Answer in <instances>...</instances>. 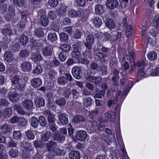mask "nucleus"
<instances>
[{"instance_id":"nucleus-1","label":"nucleus","mask_w":159,"mask_h":159,"mask_svg":"<svg viewBox=\"0 0 159 159\" xmlns=\"http://www.w3.org/2000/svg\"><path fill=\"white\" fill-rule=\"evenodd\" d=\"M38 14L40 17L39 18V23L42 26H47L49 23L48 19L46 16V12L43 10H39L38 12Z\"/></svg>"},{"instance_id":"nucleus-2","label":"nucleus","mask_w":159,"mask_h":159,"mask_svg":"<svg viewBox=\"0 0 159 159\" xmlns=\"http://www.w3.org/2000/svg\"><path fill=\"white\" fill-rule=\"evenodd\" d=\"M68 13V16L70 18L84 17L83 11L82 10L76 11L73 9H70L69 10Z\"/></svg>"},{"instance_id":"nucleus-3","label":"nucleus","mask_w":159,"mask_h":159,"mask_svg":"<svg viewBox=\"0 0 159 159\" xmlns=\"http://www.w3.org/2000/svg\"><path fill=\"white\" fill-rule=\"evenodd\" d=\"M21 105L25 109L30 110L33 108V104L32 100L28 99H25L21 102Z\"/></svg>"},{"instance_id":"nucleus-4","label":"nucleus","mask_w":159,"mask_h":159,"mask_svg":"<svg viewBox=\"0 0 159 159\" xmlns=\"http://www.w3.org/2000/svg\"><path fill=\"white\" fill-rule=\"evenodd\" d=\"M57 116L58 120L62 125H66L68 123V120L65 114L59 112L58 113Z\"/></svg>"},{"instance_id":"nucleus-5","label":"nucleus","mask_w":159,"mask_h":159,"mask_svg":"<svg viewBox=\"0 0 159 159\" xmlns=\"http://www.w3.org/2000/svg\"><path fill=\"white\" fill-rule=\"evenodd\" d=\"M81 72V69L78 67L73 68L72 70L73 76L76 79L78 80L80 79L82 77V74Z\"/></svg>"},{"instance_id":"nucleus-6","label":"nucleus","mask_w":159,"mask_h":159,"mask_svg":"<svg viewBox=\"0 0 159 159\" xmlns=\"http://www.w3.org/2000/svg\"><path fill=\"white\" fill-rule=\"evenodd\" d=\"M57 145V143L52 140L46 144V146L47 150L50 152L48 153L49 156H51V152L54 149Z\"/></svg>"},{"instance_id":"nucleus-7","label":"nucleus","mask_w":159,"mask_h":159,"mask_svg":"<svg viewBox=\"0 0 159 159\" xmlns=\"http://www.w3.org/2000/svg\"><path fill=\"white\" fill-rule=\"evenodd\" d=\"M53 138L54 140L61 143L65 141L66 137L60 133L57 132L53 134Z\"/></svg>"},{"instance_id":"nucleus-8","label":"nucleus","mask_w":159,"mask_h":159,"mask_svg":"<svg viewBox=\"0 0 159 159\" xmlns=\"http://www.w3.org/2000/svg\"><path fill=\"white\" fill-rule=\"evenodd\" d=\"M87 134L86 132L83 130L79 131L77 133L76 138L77 139L80 141L84 140L86 138Z\"/></svg>"},{"instance_id":"nucleus-9","label":"nucleus","mask_w":159,"mask_h":159,"mask_svg":"<svg viewBox=\"0 0 159 159\" xmlns=\"http://www.w3.org/2000/svg\"><path fill=\"white\" fill-rule=\"evenodd\" d=\"M20 67L22 71L29 72L31 70L32 66L30 62L25 61L21 64Z\"/></svg>"},{"instance_id":"nucleus-10","label":"nucleus","mask_w":159,"mask_h":159,"mask_svg":"<svg viewBox=\"0 0 159 159\" xmlns=\"http://www.w3.org/2000/svg\"><path fill=\"white\" fill-rule=\"evenodd\" d=\"M42 52L45 56H50L52 55V50L50 46H47L42 48Z\"/></svg>"},{"instance_id":"nucleus-11","label":"nucleus","mask_w":159,"mask_h":159,"mask_svg":"<svg viewBox=\"0 0 159 159\" xmlns=\"http://www.w3.org/2000/svg\"><path fill=\"white\" fill-rule=\"evenodd\" d=\"M10 100L12 102H15L19 99L18 94L16 92H10L8 94Z\"/></svg>"},{"instance_id":"nucleus-12","label":"nucleus","mask_w":159,"mask_h":159,"mask_svg":"<svg viewBox=\"0 0 159 159\" xmlns=\"http://www.w3.org/2000/svg\"><path fill=\"white\" fill-rule=\"evenodd\" d=\"M106 4L108 8L112 9L118 5V2L117 0H107Z\"/></svg>"},{"instance_id":"nucleus-13","label":"nucleus","mask_w":159,"mask_h":159,"mask_svg":"<svg viewBox=\"0 0 159 159\" xmlns=\"http://www.w3.org/2000/svg\"><path fill=\"white\" fill-rule=\"evenodd\" d=\"M31 85L34 88H37L42 84L41 80L39 78H34L30 81Z\"/></svg>"},{"instance_id":"nucleus-14","label":"nucleus","mask_w":159,"mask_h":159,"mask_svg":"<svg viewBox=\"0 0 159 159\" xmlns=\"http://www.w3.org/2000/svg\"><path fill=\"white\" fill-rule=\"evenodd\" d=\"M4 59L7 62L12 61L14 59V55L10 51H7L4 54Z\"/></svg>"},{"instance_id":"nucleus-15","label":"nucleus","mask_w":159,"mask_h":159,"mask_svg":"<svg viewBox=\"0 0 159 159\" xmlns=\"http://www.w3.org/2000/svg\"><path fill=\"white\" fill-rule=\"evenodd\" d=\"M94 37L93 34H90L88 35L86 39V42L84 43L85 45L92 46L94 43Z\"/></svg>"},{"instance_id":"nucleus-16","label":"nucleus","mask_w":159,"mask_h":159,"mask_svg":"<svg viewBox=\"0 0 159 159\" xmlns=\"http://www.w3.org/2000/svg\"><path fill=\"white\" fill-rule=\"evenodd\" d=\"M102 80V78L100 76H92L90 81L97 85H99L101 84Z\"/></svg>"},{"instance_id":"nucleus-17","label":"nucleus","mask_w":159,"mask_h":159,"mask_svg":"<svg viewBox=\"0 0 159 159\" xmlns=\"http://www.w3.org/2000/svg\"><path fill=\"white\" fill-rule=\"evenodd\" d=\"M69 156L70 159H80V152L76 150L70 151Z\"/></svg>"},{"instance_id":"nucleus-18","label":"nucleus","mask_w":159,"mask_h":159,"mask_svg":"<svg viewBox=\"0 0 159 159\" xmlns=\"http://www.w3.org/2000/svg\"><path fill=\"white\" fill-rule=\"evenodd\" d=\"M13 108L14 110H16L17 112L20 115H25L26 114L23 107L20 105L16 104L14 106Z\"/></svg>"},{"instance_id":"nucleus-19","label":"nucleus","mask_w":159,"mask_h":159,"mask_svg":"<svg viewBox=\"0 0 159 159\" xmlns=\"http://www.w3.org/2000/svg\"><path fill=\"white\" fill-rule=\"evenodd\" d=\"M106 26L109 29H112L115 27V24L113 20L110 18H106L105 20Z\"/></svg>"},{"instance_id":"nucleus-20","label":"nucleus","mask_w":159,"mask_h":159,"mask_svg":"<svg viewBox=\"0 0 159 159\" xmlns=\"http://www.w3.org/2000/svg\"><path fill=\"white\" fill-rule=\"evenodd\" d=\"M85 120L84 116L81 115H79L74 117L73 121L75 123H80L81 122L84 121Z\"/></svg>"},{"instance_id":"nucleus-21","label":"nucleus","mask_w":159,"mask_h":159,"mask_svg":"<svg viewBox=\"0 0 159 159\" xmlns=\"http://www.w3.org/2000/svg\"><path fill=\"white\" fill-rule=\"evenodd\" d=\"M34 102L37 107H40L44 106L45 101L42 98H39L35 100Z\"/></svg>"},{"instance_id":"nucleus-22","label":"nucleus","mask_w":159,"mask_h":159,"mask_svg":"<svg viewBox=\"0 0 159 159\" xmlns=\"http://www.w3.org/2000/svg\"><path fill=\"white\" fill-rule=\"evenodd\" d=\"M6 27H7L4 28L1 30L2 34L5 36H10L13 34L12 30L11 28H7V25H6Z\"/></svg>"},{"instance_id":"nucleus-23","label":"nucleus","mask_w":159,"mask_h":159,"mask_svg":"<svg viewBox=\"0 0 159 159\" xmlns=\"http://www.w3.org/2000/svg\"><path fill=\"white\" fill-rule=\"evenodd\" d=\"M120 73L119 70L116 69H114L112 71V74L113 76L111 78L112 81H117L119 79V75Z\"/></svg>"},{"instance_id":"nucleus-24","label":"nucleus","mask_w":159,"mask_h":159,"mask_svg":"<svg viewBox=\"0 0 159 159\" xmlns=\"http://www.w3.org/2000/svg\"><path fill=\"white\" fill-rule=\"evenodd\" d=\"M52 136V133L51 132L49 131H47L41 136V141L44 142H46Z\"/></svg>"},{"instance_id":"nucleus-25","label":"nucleus","mask_w":159,"mask_h":159,"mask_svg":"<svg viewBox=\"0 0 159 159\" xmlns=\"http://www.w3.org/2000/svg\"><path fill=\"white\" fill-rule=\"evenodd\" d=\"M96 55L98 57V60L102 62H105L106 60L105 59V57L106 56L103 53L101 52H97L96 53Z\"/></svg>"},{"instance_id":"nucleus-26","label":"nucleus","mask_w":159,"mask_h":159,"mask_svg":"<svg viewBox=\"0 0 159 159\" xmlns=\"http://www.w3.org/2000/svg\"><path fill=\"white\" fill-rule=\"evenodd\" d=\"M98 71L101 72L100 74L102 75H107L108 73L107 67L104 65H100L98 69Z\"/></svg>"},{"instance_id":"nucleus-27","label":"nucleus","mask_w":159,"mask_h":159,"mask_svg":"<svg viewBox=\"0 0 159 159\" xmlns=\"http://www.w3.org/2000/svg\"><path fill=\"white\" fill-rule=\"evenodd\" d=\"M19 39L23 45H26L28 41V37L24 34L21 35L19 38Z\"/></svg>"},{"instance_id":"nucleus-28","label":"nucleus","mask_w":159,"mask_h":159,"mask_svg":"<svg viewBox=\"0 0 159 159\" xmlns=\"http://www.w3.org/2000/svg\"><path fill=\"white\" fill-rule=\"evenodd\" d=\"M71 55L72 57L76 60L77 62H80L81 56L80 51H72Z\"/></svg>"},{"instance_id":"nucleus-29","label":"nucleus","mask_w":159,"mask_h":159,"mask_svg":"<svg viewBox=\"0 0 159 159\" xmlns=\"http://www.w3.org/2000/svg\"><path fill=\"white\" fill-rule=\"evenodd\" d=\"M34 35L38 38L43 36L44 34L43 29L40 27L36 28L34 31Z\"/></svg>"},{"instance_id":"nucleus-30","label":"nucleus","mask_w":159,"mask_h":159,"mask_svg":"<svg viewBox=\"0 0 159 159\" xmlns=\"http://www.w3.org/2000/svg\"><path fill=\"white\" fill-rule=\"evenodd\" d=\"M12 2L16 6L21 7L25 4L26 0H12Z\"/></svg>"},{"instance_id":"nucleus-31","label":"nucleus","mask_w":159,"mask_h":159,"mask_svg":"<svg viewBox=\"0 0 159 159\" xmlns=\"http://www.w3.org/2000/svg\"><path fill=\"white\" fill-rule=\"evenodd\" d=\"M30 54V52L26 49H23L21 50L19 53L20 58H25L27 57Z\"/></svg>"},{"instance_id":"nucleus-32","label":"nucleus","mask_w":159,"mask_h":159,"mask_svg":"<svg viewBox=\"0 0 159 159\" xmlns=\"http://www.w3.org/2000/svg\"><path fill=\"white\" fill-rule=\"evenodd\" d=\"M67 7L63 5H61L60 8L57 11V13L58 15H62L66 11Z\"/></svg>"},{"instance_id":"nucleus-33","label":"nucleus","mask_w":159,"mask_h":159,"mask_svg":"<svg viewBox=\"0 0 159 159\" xmlns=\"http://www.w3.org/2000/svg\"><path fill=\"white\" fill-rule=\"evenodd\" d=\"M111 89L113 92H116L118 89L117 81H112V83L110 84Z\"/></svg>"},{"instance_id":"nucleus-34","label":"nucleus","mask_w":159,"mask_h":159,"mask_svg":"<svg viewBox=\"0 0 159 159\" xmlns=\"http://www.w3.org/2000/svg\"><path fill=\"white\" fill-rule=\"evenodd\" d=\"M133 30V27L132 26L129 25L127 27L125 32V35L127 38L132 36Z\"/></svg>"},{"instance_id":"nucleus-35","label":"nucleus","mask_w":159,"mask_h":159,"mask_svg":"<svg viewBox=\"0 0 159 159\" xmlns=\"http://www.w3.org/2000/svg\"><path fill=\"white\" fill-rule=\"evenodd\" d=\"M31 58L34 61L38 62L41 60L42 57L40 54L33 53L32 56Z\"/></svg>"},{"instance_id":"nucleus-36","label":"nucleus","mask_w":159,"mask_h":159,"mask_svg":"<svg viewBox=\"0 0 159 159\" xmlns=\"http://www.w3.org/2000/svg\"><path fill=\"white\" fill-rule=\"evenodd\" d=\"M95 11L97 14L99 15L103 13V9L102 6L99 4L96 5L95 7Z\"/></svg>"},{"instance_id":"nucleus-37","label":"nucleus","mask_w":159,"mask_h":159,"mask_svg":"<svg viewBox=\"0 0 159 159\" xmlns=\"http://www.w3.org/2000/svg\"><path fill=\"white\" fill-rule=\"evenodd\" d=\"M93 23L96 27L98 28L102 24V22L100 18L96 17L93 19Z\"/></svg>"},{"instance_id":"nucleus-38","label":"nucleus","mask_w":159,"mask_h":159,"mask_svg":"<svg viewBox=\"0 0 159 159\" xmlns=\"http://www.w3.org/2000/svg\"><path fill=\"white\" fill-rule=\"evenodd\" d=\"M39 122L41 126H45L47 124V121L43 116H40L38 119Z\"/></svg>"},{"instance_id":"nucleus-39","label":"nucleus","mask_w":159,"mask_h":159,"mask_svg":"<svg viewBox=\"0 0 159 159\" xmlns=\"http://www.w3.org/2000/svg\"><path fill=\"white\" fill-rule=\"evenodd\" d=\"M60 38L61 42L66 43L68 42L69 37L64 33H61L60 34Z\"/></svg>"},{"instance_id":"nucleus-40","label":"nucleus","mask_w":159,"mask_h":159,"mask_svg":"<svg viewBox=\"0 0 159 159\" xmlns=\"http://www.w3.org/2000/svg\"><path fill=\"white\" fill-rule=\"evenodd\" d=\"M121 36V33L115 31L112 33V41H115L118 39Z\"/></svg>"},{"instance_id":"nucleus-41","label":"nucleus","mask_w":159,"mask_h":159,"mask_svg":"<svg viewBox=\"0 0 159 159\" xmlns=\"http://www.w3.org/2000/svg\"><path fill=\"white\" fill-rule=\"evenodd\" d=\"M38 119L35 117H33L31 119V125L34 128H37L39 125Z\"/></svg>"},{"instance_id":"nucleus-42","label":"nucleus","mask_w":159,"mask_h":159,"mask_svg":"<svg viewBox=\"0 0 159 159\" xmlns=\"http://www.w3.org/2000/svg\"><path fill=\"white\" fill-rule=\"evenodd\" d=\"M57 83L59 84L65 85L67 83V79L65 77L61 76L58 79Z\"/></svg>"},{"instance_id":"nucleus-43","label":"nucleus","mask_w":159,"mask_h":159,"mask_svg":"<svg viewBox=\"0 0 159 159\" xmlns=\"http://www.w3.org/2000/svg\"><path fill=\"white\" fill-rule=\"evenodd\" d=\"M10 129V127L9 125H4L1 127V131L2 134L6 133L9 132Z\"/></svg>"},{"instance_id":"nucleus-44","label":"nucleus","mask_w":159,"mask_h":159,"mask_svg":"<svg viewBox=\"0 0 159 159\" xmlns=\"http://www.w3.org/2000/svg\"><path fill=\"white\" fill-rule=\"evenodd\" d=\"M9 154L11 157H15L18 155L19 152L17 149H12L10 150Z\"/></svg>"},{"instance_id":"nucleus-45","label":"nucleus","mask_w":159,"mask_h":159,"mask_svg":"<svg viewBox=\"0 0 159 159\" xmlns=\"http://www.w3.org/2000/svg\"><path fill=\"white\" fill-rule=\"evenodd\" d=\"M25 134L28 139L31 140L34 139V138L35 135L31 130H28L25 132Z\"/></svg>"},{"instance_id":"nucleus-46","label":"nucleus","mask_w":159,"mask_h":159,"mask_svg":"<svg viewBox=\"0 0 159 159\" xmlns=\"http://www.w3.org/2000/svg\"><path fill=\"white\" fill-rule=\"evenodd\" d=\"M42 71L41 66L39 65H37L33 70L32 73L34 75H39L40 74Z\"/></svg>"},{"instance_id":"nucleus-47","label":"nucleus","mask_w":159,"mask_h":159,"mask_svg":"<svg viewBox=\"0 0 159 159\" xmlns=\"http://www.w3.org/2000/svg\"><path fill=\"white\" fill-rule=\"evenodd\" d=\"M86 49L85 52L83 53L84 56H87L90 54L92 52V46L88 45H85Z\"/></svg>"},{"instance_id":"nucleus-48","label":"nucleus","mask_w":159,"mask_h":159,"mask_svg":"<svg viewBox=\"0 0 159 159\" xmlns=\"http://www.w3.org/2000/svg\"><path fill=\"white\" fill-rule=\"evenodd\" d=\"M92 99L90 98L86 97L84 100L83 104L85 106L88 107L90 105Z\"/></svg>"},{"instance_id":"nucleus-49","label":"nucleus","mask_w":159,"mask_h":159,"mask_svg":"<svg viewBox=\"0 0 159 159\" xmlns=\"http://www.w3.org/2000/svg\"><path fill=\"white\" fill-rule=\"evenodd\" d=\"M154 25L157 30L159 29V15H156L154 16Z\"/></svg>"},{"instance_id":"nucleus-50","label":"nucleus","mask_w":159,"mask_h":159,"mask_svg":"<svg viewBox=\"0 0 159 159\" xmlns=\"http://www.w3.org/2000/svg\"><path fill=\"white\" fill-rule=\"evenodd\" d=\"M47 120L48 122L50 124L54 123L56 119L55 117V115L52 113L47 117Z\"/></svg>"},{"instance_id":"nucleus-51","label":"nucleus","mask_w":159,"mask_h":159,"mask_svg":"<svg viewBox=\"0 0 159 159\" xmlns=\"http://www.w3.org/2000/svg\"><path fill=\"white\" fill-rule=\"evenodd\" d=\"M82 34L81 31L79 29H77L74 32L73 37L75 39H79L81 37Z\"/></svg>"},{"instance_id":"nucleus-52","label":"nucleus","mask_w":159,"mask_h":159,"mask_svg":"<svg viewBox=\"0 0 159 159\" xmlns=\"http://www.w3.org/2000/svg\"><path fill=\"white\" fill-rule=\"evenodd\" d=\"M68 85L66 86V89L64 92L63 95L66 98H69L70 95L71 91L70 89L68 87Z\"/></svg>"},{"instance_id":"nucleus-53","label":"nucleus","mask_w":159,"mask_h":159,"mask_svg":"<svg viewBox=\"0 0 159 159\" xmlns=\"http://www.w3.org/2000/svg\"><path fill=\"white\" fill-rule=\"evenodd\" d=\"M11 108H6L4 110V115L6 117H9L11 115Z\"/></svg>"},{"instance_id":"nucleus-54","label":"nucleus","mask_w":159,"mask_h":159,"mask_svg":"<svg viewBox=\"0 0 159 159\" xmlns=\"http://www.w3.org/2000/svg\"><path fill=\"white\" fill-rule=\"evenodd\" d=\"M148 58L151 60H153L157 57V53L153 52H152L148 54L147 55Z\"/></svg>"},{"instance_id":"nucleus-55","label":"nucleus","mask_w":159,"mask_h":159,"mask_svg":"<svg viewBox=\"0 0 159 159\" xmlns=\"http://www.w3.org/2000/svg\"><path fill=\"white\" fill-rule=\"evenodd\" d=\"M21 134L20 130L14 131L13 132V137L16 139H18L21 136Z\"/></svg>"},{"instance_id":"nucleus-56","label":"nucleus","mask_w":159,"mask_h":159,"mask_svg":"<svg viewBox=\"0 0 159 159\" xmlns=\"http://www.w3.org/2000/svg\"><path fill=\"white\" fill-rule=\"evenodd\" d=\"M15 7L13 6H10L8 7V11L10 16H13L15 14Z\"/></svg>"},{"instance_id":"nucleus-57","label":"nucleus","mask_w":159,"mask_h":159,"mask_svg":"<svg viewBox=\"0 0 159 159\" xmlns=\"http://www.w3.org/2000/svg\"><path fill=\"white\" fill-rule=\"evenodd\" d=\"M98 114V109H96L89 112V116L91 119H93Z\"/></svg>"},{"instance_id":"nucleus-58","label":"nucleus","mask_w":159,"mask_h":159,"mask_svg":"<svg viewBox=\"0 0 159 159\" xmlns=\"http://www.w3.org/2000/svg\"><path fill=\"white\" fill-rule=\"evenodd\" d=\"M48 39L52 42L56 41L57 39V35L55 33H51L48 34Z\"/></svg>"},{"instance_id":"nucleus-59","label":"nucleus","mask_w":159,"mask_h":159,"mask_svg":"<svg viewBox=\"0 0 159 159\" xmlns=\"http://www.w3.org/2000/svg\"><path fill=\"white\" fill-rule=\"evenodd\" d=\"M55 102L60 106H64L66 104V101L63 98H61L60 99L56 100Z\"/></svg>"},{"instance_id":"nucleus-60","label":"nucleus","mask_w":159,"mask_h":159,"mask_svg":"<svg viewBox=\"0 0 159 159\" xmlns=\"http://www.w3.org/2000/svg\"><path fill=\"white\" fill-rule=\"evenodd\" d=\"M61 49L64 52H69L70 49V47L66 44H64L60 46Z\"/></svg>"},{"instance_id":"nucleus-61","label":"nucleus","mask_w":159,"mask_h":159,"mask_svg":"<svg viewBox=\"0 0 159 159\" xmlns=\"http://www.w3.org/2000/svg\"><path fill=\"white\" fill-rule=\"evenodd\" d=\"M91 72L89 70H85L84 74L85 77L88 80L90 81L92 78L91 76Z\"/></svg>"},{"instance_id":"nucleus-62","label":"nucleus","mask_w":159,"mask_h":159,"mask_svg":"<svg viewBox=\"0 0 159 159\" xmlns=\"http://www.w3.org/2000/svg\"><path fill=\"white\" fill-rule=\"evenodd\" d=\"M19 13V14L21 15V18L20 21L26 23L27 16L25 12L23 11H20Z\"/></svg>"},{"instance_id":"nucleus-63","label":"nucleus","mask_w":159,"mask_h":159,"mask_svg":"<svg viewBox=\"0 0 159 159\" xmlns=\"http://www.w3.org/2000/svg\"><path fill=\"white\" fill-rule=\"evenodd\" d=\"M80 43V42H76L72 45V47L74 50L73 51H79Z\"/></svg>"},{"instance_id":"nucleus-64","label":"nucleus","mask_w":159,"mask_h":159,"mask_svg":"<svg viewBox=\"0 0 159 159\" xmlns=\"http://www.w3.org/2000/svg\"><path fill=\"white\" fill-rule=\"evenodd\" d=\"M66 57V53L65 52L62 51L59 54V57L61 61H65Z\"/></svg>"}]
</instances>
